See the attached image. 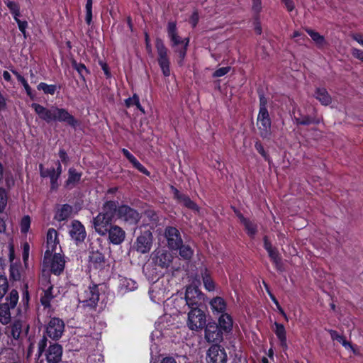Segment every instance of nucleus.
Returning <instances> with one entry per match:
<instances>
[{
	"label": "nucleus",
	"mask_w": 363,
	"mask_h": 363,
	"mask_svg": "<svg viewBox=\"0 0 363 363\" xmlns=\"http://www.w3.org/2000/svg\"><path fill=\"white\" fill-rule=\"evenodd\" d=\"M31 106L39 117L47 123L52 122L65 123L74 129L79 125V121L65 108H59L56 106H52L47 108L35 103H33Z\"/></svg>",
	"instance_id": "nucleus-1"
},
{
	"label": "nucleus",
	"mask_w": 363,
	"mask_h": 363,
	"mask_svg": "<svg viewBox=\"0 0 363 363\" xmlns=\"http://www.w3.org/2000/svg\"><path fill=\"white\" fill-rule=\"evenodd\" d=\"M167 33L172 42V47L174 48L175 52H177L179 56L178 64L180 66L183 65L184 60L186 55L187 48L189 43V38H186L184 40L178 35L177 26L175 22H169L167 25Z\"/></svg>",
	"instance_id": "nucleus-2"
},
{
	"label": "nucleus",
	"mask_w": 363,
	"mask_h": 363,
	"mask_svg": "<svg viewBox=\"0 0 363 363\" xmlns=\"http://www.w3.org/2000/svg\"><path fill=\"white\" fill-rule=\"evenodd\" d=\"M153 242L154 237L152 231L145 230L137 236L130 247V252H136L140 255L147 254L151 251Z\"/></svg>",
	"instance_id": "nucleus-3"
},
{
	"label": "nucleus",
	"mask_w": 363,
	"mask_h": 363,
	"mask_svg": "<svg viewBox=\"0 0 363 363\" xmlns=\"http://www.w3.org/2000/svg\"><path fill=\"white\" fill-rule=\"evenodd\" d=\"M184 298L191 309L202 308L205 305V295L195 285L186 286Z\"/></svg>",
	"instance_id": "nucleus-4"
},
{
	"label": "nucleus",
	"mask_w": 363,
	"mask_h": 363,
	"mask_svg": "<svg viewBox=\"0 0 363 363\" xmlns=\"http://www.w3.org/2000/svg\"><path fill=\"white\" fill-rule=\"evenodd\" d=\"M206 317L201 308L191 309L188 313L187 325L191 330H198L204 328Z\"/></svg>",
	"instance_id": "nucleus-5"
},
{
	"label": "nucleus",
	"mask_w": 363,
	"mask_h": 363,
	"mask_svg": "<svg viewBox=\"0 0 363 363\" xmlns=\"http://www.w3.org/2000/svg\"><path fill=\"white\" fill-rule=\"evenodd\" d=\"M155 47L158 54V64L165 77L170 75L169 60L167 56V48L165 47L163 40L157 38L155 40Z\"/></svg>",
	"instance_id": "nucleus-6"
},
{
	"label": "nucleus",
	"mask_w": 363,
	"mask_h": 363,
	"mask_svg": "<svg viewBox=\"0 0 363 363\" xmlns=\"http://www.w3.org/2000/svg\"><path fill=\"white\" fill-rule=\"evenodd\" d=\"M206 359L207 363H227L228 354L223 347L216 343L207 350Z\"/></svg>",
	"instance_id": "nucleus-7"
},
{
	"label": "nucleus",
	"mask_w": 363,
	"mask_h": 363,
	"mask_svg": "<svg viewBox=\"0 0 363 363\" xmlns=\"http://www.w3.org/2000/svg\"><path fill=\"white\" fill-rule=\"evenodd\" d=\"M257 125L260 136L269 138L272 135V121L268 110H259Z\"/></svg>",
	"instance_id": "nucleus-8"
},
{
	"label": "nucleus",
	"mask_w": 363,
	"mask_h": 363,
	"mask_svg": "<svg viewBox=\"0 0 363 363\" xmlns=\"http://www.w3.org/2000/svg\"><path fill=\"white\" fill-rule=\"evenodd\" d=\"M140 215L137 210L131 208L128 205L123 204L118 206V219L130 225H135L140 220Z\"/></svg>",
	"instance_id": "nucleus-9"
},
{
	"label": "nucleus",
	"mask_w": 363,
	"mask_h": 363,
	"mask_svg": "<svg viewBox=\"0 0 363 363\" xmlns=\"http://www.w3.org/2000/svg\"><path fill=\"white\" fill-rule=\"evenodd\" d=\"M99 285L93 284L85 290L83 295H82V300L81 303L83 304L84 307H89L91 309H94L96 307L99 301Z\"/></svg>",
	"instance_id": "nucleus-10"
},
{
	"label": "nucleus",
	"mask_w": 363,
	"mask_h": 363,
	"mask_svg": "<svg viewBox=\"0 0 363 363\" xmlns=\"http://www.w3.org/2000/svg\"><path fill=\"white\" fill-rule=\"evenodd\" d=\"M164 235L167 239L168 247L172 250H177L183 243L180 232L175 227H166Z\"/></svg>",
	"instance_id": "nucleus-11"
},
{
	"label": "nucleus",
	"mask_w": 363,
	"mask_h": 363,
	"mask_svg": "<svg viewBox=\"0 0 363 363\" xmlns=\"http://www.w3.org/2000/svg\"><path fill=\"white\" fill-rule=\"evenodd\" d=\"M205 328V338L208 342H220L223 339V332L218 323L215 321L208 320L206 323Z\"/></svg>",
	"instance_id": "nucleus-12"
},
{
	"label": "nucleus",
	"mask_w": 363,
	"mask_h": 363,
	"mask_svg": "<svg viewBox=\"0 0 363 363\" xmlns=\"http://www.w3.org/2000/svg\"><path fill=\"white\" fill-rule=\"evenodd\" d=\"M65 323L59 318H52L47 327L46 333L53 340H59L64 332Z\"/></svg>",
	"instance_id": "nucleus-13"
},
{
	"label": "nucleus",
	"mask_w": 363,
	"mask_h": 363,
	"mask_svg": "<svg viewBox=\"0 0 363 363\" xmlns=\"http://www.w3.org/2000/svg\"><path fill=\"white\" fill-rule=\"evenodd\" d=\"M103 248L95 249L91 245L89 247V262L95 269L104 268L106 262L104 254L102 252Z\"/></svg>",
	"instance_id": "nucleus-14"
},
{
	"label": "nucleus",
	"mask_w": 363,
	"mask_h": 363,
	"mask_svg": "<svg viewBox=\"0 0 363 363\" xmlns=\"http://www.w3.org/2000/svg\"><path fill=\"white\" fill-rule=\"evenodd\" d=\"M69 233L77 245L82 243L86 237L84 226L80 221L77 220L72 222Z\"/></svg>",
	"instance_id": "nucleus-15"
},
{
	"label": "nucleus",
	"mask_w": 363,
	"mask_h": 363,
	"mask_svg": "<svg viewBox=\"0 0 363 363\" xmlns=\"http://www.w3.org/2000/svg\"><path fill=\"white\" fill-rule=\"evenodd\" d=\"M113 220L108 219L106 217L98 214L93 218L92 224L95 231L101 236H105L113 225L112 224Z\"/></svg>",
	"instance_id": "nucleus-16"
},
{
	"label": "nucleus",
	"mask_w": 363,
	"mask_h": 363,
	"mask_svg": "<svg viewBox=\"0 0 363 363\" xmlns=\"http://www.w3.org/2000/svg\"><path fill=\"white\" fill-rule=\"evenodd\" d=\"M171 189L174 194V198L177 201L178 203L190 210L199 212V206L188 195L181 193L173 186H171Z\"/></svg>",
	"instance_id": "nucleus-17"
},
{
	"label": "nucleus",
	"mask_w": 363,
	"mask_h": 363,
	"mask_svg": "<svg viewBox=\"0 0 363 363\" xmlns=\"http://www.w3.org/2000/svg\"><path fill=\"white\" fill-rule=\"evenodd\" d=\"M294 120L298 125H318L321 121V119L318 117L315 108H313L311 115H303L298 111L297 115L294 113Z\"/></svg>",
	"instance_id": "nucleus-18"
},
{
	"label": "nucleus",
	"mask_w": 363,
	"mask_h": 363,
	"mask_svg": "<svg viewBox=\"0 0 363 363\" xmlns=\"http://www.w3.org/2000/svg\"><path fill=\"white\" fill-rule=\"evenodd\" d=\"M108 230V240L113 245H120L125 240V232L121 227L113 225Z\"/></svg>",
	"instance_id": "nucleus-19"
},
{
	"label": "nucleus",
	"mask_w": 363,
	"mask_h": 363,
	"mask_svg": "<svg viewBox=\"0 0 363 363\" xmlns=\"http://www.w3.org/2000/svg\"><path fill=\"white\" fill-rule=\"evenodd\" d=\"M173 256L166 250H158L155 251V264L163 269L169 267L172 262Z\"/></svg>",
	"instance_id": "nucleus-20"
},
{
	"label": "nucleus",
	"mask_w": 363,
	"mask_h": 363,
	"mask_svg": "<svg viewBox=\"0 0 363 363\" xmlns=\"http://www.w3.org/2000/svg\"><path fill=\"white\" fill-rule=\"evenodd\" d=\"M62 347L58 343L50 345L45 354L48 363H58L62 359Z\"/></svg>",
	"instance_id": "nucleus-21"
},
{
	"label": "nucleus",
	"mask_w": 363,
	"mask_h": 363,
	"mask_svg": "<svg viewBox=\"0 0 363 363\" xmlns=\"http://www.w3.org/2000/svg\"><path fill=\"white\" fill-rule=\"evenodd\" d=\"M101 216L108 219L113 220L115 216L118 217V202L115 201H106L102 206V211L99 213Z\"/></svg>",
	"instance_id": "nucleus-22"
},
{
	"label": "nucleus",
	"mask_w": 363,
	"mask_h": 363,
	"mask_svg": "<svg viewBox=\"0 0 363 363\" xmlns=\"http://www.w3.org/2000/svg\"><path fill=\"white\" fill-rule=\"evenodd\" d=\"M50 271L55 275H60L65 269V260L60 253H55L49 265Z\"/></svg>",
	"instance_id": "nucleus-23"
},
{
	"label": "nucleus",
	"mask_w": 363,
	"mask_h": 363,
	"mask_svg": "<svg viewBox=\"0 0 363 363\" xmlns=\"http://www.w3.org/2000/svg\"><path fill=\"white\" fill-rule=\"evenodd\" d=\"M123 155L128 160V161L141 173L149 176V171L132 155L128 150L123 148L122 150Z\"/></svg>",
	"instance_id": "nucleus-24"
},
{
	"label": "nucleus",
	"mask_w": 363,
	"mask_h": 363,
	"mask_svg": "<svg viewBox=\"0 0 363 363\" xmlns=\"http://www.w3.org/2000/svg\"><path fill=\"white\" fill-rule=\"evenodd\" d=\"M218 326L222 332L230 333L233 329V319L228 313H223L218 318Z\"/></svg>",
	"instance_id": "nucleus-25"
},
{
	"label": "nucleus",
	"mask_w": 363,
	"mask_h": 363,
	"mask_svg": "<svg viewBox=\"0 0 363 363\" xmlns=\"http://www.w3.org/2000/svg\"><path fill=\"white\" fill-rule=\"evenodd\" d=\"M73 211L72 206L69 204H63L57 211L54 218L58 221H63L67 220L71 216Z\"/></svg>",
	"instance_id": "nucleus-26"
},
{
	"label": "nucleus",
	"mask_w": 363,
	"mask_h": 363,
	"mask_svg": "<svg viewBox=\"0 0 363 363\" xmlns=\"http://www.w3.org/2000/svg\"><path fill=\"white\" fill-rule=\"evenodd\" d=\"M82 177V173H79L74 168L72 167L68 171V179L65 182V187L72 189L78 183Z\"/></svg>",
	"instance_id": "nucleus-27"
},
{
	"label": "nucleus",
	"mask_w": 363,
	"mask_h": 363,
	"mask_svg": "<svg viewBox=\"0 0 363 363\" xmlns=\"http://www.w3.org/2000/svg\"><path fill=\"white\" fill-rule=\"evenodd\" d=\"M314 96L323 106H328L332 102V98L325 88H317Z\"/></svg>",
	"instance_id": "nucleus-28"
},
{
	"label": "nucleus",
	"mask_w": 363,
	"mask_h": 363,
	"mask_svg": "<svg viewBox=\"0 0 363 363\" xmlns=\"http://www.w3.org/2000/svg\"><path fill=\"white\" fill-rule=\"evenodd\" d=\"M71 65L73 69H74L79 74L80 78L85 82L86 77L90 74V71L85 66L84 64L77 62L76 60H71Z\"/></svg>",
	"instance_id": "nucleus-29"
},
{
	"label": "nucleus",
	"mask_w": 363,
	"mask_h": 363,
	"mask_svg": "<svg viewBox=\"0 0 363 363\" xmlns=\"http://www.w3.org/2000/svg\"><path fill=\"white\" fill-rule=\"evenodd\" d=\"M267 252L269 258L274 264L276 269L279 272H283L284 270V264L278 250L275 247Z\"/></svg>",
	"instance_id": "nucleus-30"
},
{
	"label": "nucleus",
	"mask_w": 363,
	"mask_h": 363,
	"mask_svg": "<svg viewBox=\"0 0 363 363\" xmlns=\"http://www.w3.org/2000/svg\"><path fill=\"white\" fill-rule=\"evenodd\" d=\"M48 288L43 290V295L40 297V303L44 306V308H50V301L54 298L52 295V291L53 289V286L50 284L49 281H48Z\"/></svg>",
	"instance_id": "nucleus-31"
},
{
	"label": "nucleus",
	"mask_w": 363,
	"mask_h": 363,
	"mask_svg": "<svg viewBox=\"0 0 363 363\" xmlns=\"http://www.w3.org/2000/svg\"><path fill=\"white\" fill-rule=\"evenodd\" d=\"M274 325L276 326L274 333L280 341L281 347L285 350L287 348L285 328L284 325L277 322L274 323Z\"/></svg>",
	"instance_id": "nucleus-32"
},
{
	"label": "nucleus",
	"mask_w": 363,
	"mask_h": 363,
	"mask_svg": "<svg viewBox=\"0 0 363 363\" xmlns=\"http://www.w3.org/2000/svg\"><path fill=\"white\" fill-rule=\"evenodd\" d=\"M210 305L213 311L222 313V314L225 313L224 311L226 309V303L223 298L220 296L213 298L210 301Z\"/></svg>",
	"instance_id": "nucleus-33"
},
{
	"label": "nucleus",
	"mask_w": 363,
	"mask_h": 363,
	"mask_svg": "<svg viewBox=\"0 0 363 363\" xmlns=\"http://www.w3.org/2000/svg\"><path fill=\"white\" fill-rule=\"evenodd\" d=\"M328 333H330L333 340L338 341L346 349L350 348L353 351V352L355 353L354 348L350 342L345 340L344 336L339 335L338 333L334 330H328Z\"/></svg>",
	"instance_id": "nucleus-34"
},
{
	"label": "nucleus",
	"mask_w": 363,
	"mask_h": 363,
	"mask_svg": "<svg viewBox=\"0 0 363 363\" xmlns=\"http://www.w3.org/2000/svg\"><path fill=\"white\" fill-rule=\"evenodd\" d=\"M306 31L310 35L312 40L315 43L318 48H323L327 44L324 36L320 35L319 33L310 28H306Z\"/></svg>",
	"instance_id": "nucleus-35"
},
{
	"label": "nucleus",
	"mask_w": 363,
	"mask_h": 363,
	"mask_svg": "<svg viewBox=\"0 0 363 363\" xmlns=\"http://www.w3.org/2000/svg\"><path fill=\"white\" fill-rule=\"evenodd\" d=\"M11 309L12 308L6 304H0V323L3 325H6L11 321Z\"/></svg>",
	"instance_id": "nucleus-36"
},
{
	"label": "nucleus",
	"mask_w": 363,
	"mask_h": 363,
	"mask_svg": "<svg viewBox=\"0 0 363 363\" xmlns=\"http://www.w3.org/2000/svg\"><path fill=\"white\" fill-rule=\"evenodd\" d=\"M18 292L16 289H12L11 292L6 296L5 303L2 304H6L11 308H14L17 303L18 301Z\"/></svg>",
	"instance_id": "nucleus-37"
},
{
	"label": "nucleus",
	"mask_w": 363,
	"mask_h": 363,
	"mask_svg": "<svg viewBox=\"0 0 363 363\" xmlns=\"http://www.w3.org/2000/svg\"><path fill=\"white\" fill-rule=\"evenodd\" d=\"M21 264H17L11 263L9 269V278L13 281H20L21 279V274L20 272Z\"/></svg>",
	"instance_id": "nucleus-38"
},
{
	"label": "nucleus",
	"mask_w": 363,
	"mask_h": 363,
	"mask_svg": "<svg viewBox=\"0 0 363 363\" xmlns=\"http://www.w3.org/2000/svg\"><path fill=\"white\" fill-rule=\"evenodd\" d=\"M22 322L19 320H15L11 326V335L15 340H19L22 332Z\"/></svg>",
	"instance_id": "nucleus-39"
},
{
	"label": "nucleus",
	"mask_w": 363,
	"mask_h": 363,
	"mask_svg": "<svg viewBox=\"0 0 363 363\" xmlns=\"http://www.w3.org/2000/svg\"><path fill=\"white\" fill-rule=\"evenodd\" d=\"M57 241V232L54 228H50L47 233V245L48 248L54 246L56 247Z\"/></svg>",
	"instance_id": "nucleus-40"
},
{
	"label": "nucleus",
	"mask_w": 363,
	"mask_h": 363,
	"mask_svg": "<svg viewBox=\"0 0 363 363\" xmlns=\"http://www.w3.org/2000/svg\"><path fill=\"white\" fill-rule=\"evenodd\" d=\"M202 279L206 290L212 291L215 289V284L207 270L202 274Z\"/></svg>",
	"instance_id": "nucleus-41"
},
{
	"label": "nucleus",
	"mask_w": 363,
	"mask_h": 363,
	"mask_svg": "<svg viewBox=\"0 0 363 363\" xmlns=\"http://www.w3.org/2000/svg\"><path fill=\"white\" fill-rule=\"evenodd\" d=\"M37 89L42 90L45 94L53 95L57 90V86L55 84L49 85L46 83L41 82L38 85Z\"/></svg>",
	"instance_id": "nucleus-42"
},
{
	"label": "nucleus",
	"mask_w": 363,
	"mask_h": 363,
	"mask_svg": "<svg viewBox=\"0 0 363 363\" xmlns=\"http://www.w3.org/2000/svg\"><path fill=\"white\" fill-rule=\"evenodd\" d=\"M241 223L245 226V228L250 236L253 237L257 233V225L251 222L247 218L244 220V221Z\"/></svg>",
	"instance_id": "nucleus-43"
},
{
	"label": "nucleus",
	"mask_w": 363,
	"mask_h": 363,
	"mask_svg": "<svg viewBox=\"0 0 363 363\" xmlns=\"http://www.w3.org/2000/svg\"><path fill=\"white\" fill-rule=\"evenodd\" d=\"M178 250H179L180 256L185 259H189L193 255L191 247L188 245H184L183 243Z\"/></svg>",
	"instance_id": "nucleus-44"
},
{
	"label": "nucleus",
	"mask_w": 363,
	"mask_h": 363,
	"mask_svg": "<svg viewBox=\"0 0 363 363\" xmlns=\"http://www.w3.org/2000/svg\"><path fill=\"white\" fill-rule=\"evenodd\" d=\"M9 289V283L6 276L0 275V300L3 298Z\"/></svg>",
	"instance_id": "nucleus-45"
},
{
	"label": "nucleus",
	"mask_w": 363,
	"mask_h": 363,
	"mask_svg": "<svg viewBox=\"0 0 363 363\" xmlns=\"http://www.w3.org/2000/svg\"><path fill=\"white\" fill-rule=\"evenodd\" d=\"M5 4L13 16H20V6L18 3L7 0Z\"/></svg>",
	"instance_id": "nucleus-46"
},
{
	"label": "nucleus",
	"mask_w": 363,
	"mask_h": 363,
	"mask_svg": "<svg viewBox=\"0 0 363 363\" xmlns=\"http://www.w3.org/2000/svg\"><path fill=\"white\" fill-rule=\"evenodd\" d=\"M28 283H24L23 286V294H22V303L24 308L26 309L28 307L29 301H30V295L28 292Z\"/></svg>",
	"instance_id": "nucleus-47"
},
{
	"label": "nucleus",
	"mask_w": 363,
	"mask_h": 363,
	"mask_svg": "<svg viewBox=\"0 0 363 363\" xmlns=\"http://www.w3.org/2000/svg\"><path fill=\"white\" fill-rule=\"evenodd\" d=\"M8 196L5 189L0 188V213H2L7 205Z\"/></svg>",
	"instance_id": "nucleus-48"
},
{
	"label": "nucleus",
	"mask_w": 363,
	"mask_h": 363,
	"mask_svg": "<svg viewBox=\"0 0 363 363\" xmlns=\"http://www.w3.org/2000/svg\"><path fill=\"white\" fill-rule=\"evenodd\" d=\"M52 173L48 177L50 179V189L52 191H55L59 187V183L58 179L60 178V176L55 173V169L54 170H52Z\"/></svg>",
	"instance_id": "nucleus-49"
},
{
	"label": "nucleus",
	"mask_w": 363,
	"mask_h": 363,
	"mask_svg": "<svg viewBox=\"0 0 363 363\" xmlns=\"http://www.w3.org/2000/svg\"><path fill=\"white\" fill-rule=\"evenodd\" d=\"M92 0H86V22L90 25L92 21Z\"/></svg>",
	"instance_id": "nucleus-50"
},
{
	"label": "nucleus",
	"mask_w": 363,
	"mask_h": 363,
	"mask_svg": "<svg viewBox=\"0 0 363 363\" xmlns=\"http://www.w3.org/2000/svg\"><path fill=\"white\" fill-rule=\"evenodd\" d=\"M145 216L152 223L157 225L160 221L157 213L153 210H147L145 211Z\"/></svg>",
	"instance_id": "nucleus-51"
},
{
	"label": "nucleus",
	"mask_w": 363,
	"mask_h": 363,
	"mask_svg": "<svg viewBox=\"0 0 363 363\" xmlns=\"http://www.w3.org/2000/svg\"><path fill=\"white\" fill-rule=\"evenodd\" d=\"M30 225V218L29 216L23 217L21 221V231L22 233H26L29 230Z\"/></svg>",
	"instance_id": "nucleus-52"
},
{
	"label": "nucleus",
	"mask_w": 363,
	"mask_h": 363,
	"mask_svg": "<svg viewBox=\"0 0 363 363\" xmlns=\"http://www.w3.org/2000/svg\"><path fill=\"white\" fill-rule=\"evenodd\" d=\"M255 147L256 150L264 158L265 160H269V156L264 150V147L260 141L257 140L255 142Z\"/></svg>",
	"instance_id": "nucleus-53"
},
{
	"label": "nucleus",
	"mask_w": 363,
	"mask_h": 363,
	"mask_svg": "<svg viewBox=\"0 0 363 363\" xmlns=\"http://www.w3.org/2000/svg\"><path fill=\"white\" fill-rule=\"evenodd\" d=\"M55 247L52 246V247H50V248H48V250L45 252L44 257H43V264L45 266L48 267L50 261L52 260V259H51L52 252V251L55 250Z\"/></svg>",
	"instance_id": "nucleus-54"
},
{
	"label": "nucleus",
	"mask_w": 363,
	"mask_h": 363,
	"mask_svg": "<svg viewBox=\"0 0 363 363\" xmlns=\"http://www.w3.org/2000/svg\"><path fill=\"white\" fill-rule=\"evenodd\" d=\"M19 82L22 84L23 86L27 95L30 98V99L33 100L35 98V95L33 93L32 89L29 84H28L27 81L24 77H23Z\"/></svg>",
	"instance_id": "nucleus-55"
},
{
	"label": "nucleus",
	"mask_w": 363,
	"mask_h": 363,
	"mask_svg": "<svg viewBox=\"0 0 363 363\" xmlns=\"http://www.w3.org/2000/svg\"><path fill=\"white\" fill-rule=\"evenodd\" d=\"M262 9V7L261 0H252V10L256 14V19H257Z\"/></svg>",
	"instance_id": "nucleus-56"
},
{
	"label": "nucleus",
	"mask_w": 363,
	"mask_h": 363,
	"mask_svg": "<svg viewBox=\"0 0 363 363\" xmlns=\"http://www.w3.org/2000/svg\"><path fill=\"white\" fill-rule=\"evenodd\" d=\"M259 99V110H267V99L265 97L264 92L261 90L258 91Z\"/></svg>",
	"instance_id": "nucleus-57"
},
{
	"label": "nucleus",
	"mask_w": 363,
	"mask_h": 363,
	"mask_svg": "<svg viewBox=\"0 0 363 363\" xmlns=\"http://www.w3.org/2000/svg\"><path fill=\"white\" fill-rule=\"evenodd\" d=\"M230 69V67H223L218 69L213 74V77H220L226 74Z\"/></svg>",
	"instance_id": "nucleus-58"
},
{
	"label": "nucleus",
	"mask_w": 363,
	"mask_h": 363,
	"mask_svg": "<svg viewBox=\"0 0 363 363\" xmlns=\"http://www.w3.org/2000/svg\"><path fill=\"white\" fill-rule=\"evenodd\" d=\"M55 168L54 167H51V168H48V169H45L43 165L42 164H40L39 165V170H40V177H48L50 176V174L52 173V170H54Z\"/></svg>",
	"instance_id": "nucleus-59"
},
{
	"label": "nucleus",
	"mask_w": 363,
	"mask_h": 363,
	"mask_svg": "<svg viewBox=\"0 0 363 363\" xmlns=\"http://www.w3.org/2000/svg\"><path fill=\"white\" fill-rule=\"evenodd\" d=\"M48 339L45 336H43V338L38 342V354L40 356L43 352L45 351V347H47Z\"/></svg>",
	"instance_id": "nucleus-60"
},
{
	"label": "nucleus",
	"mask_w": 363,
	"mask_h": 363,
	"mask_svg": "<svg viewBox=\"0 0 363 363\" xmlns=\"http://www.w3.org/2000/svg\"><path fill=\"white\" fill-rule=\"evenodd\" d=\"M135 103H138V96L136 94H134L133 97H129L125 100V104L127 107L135 105Z\"/></svg>",
	"instance_id": "nucleus-61"
},
{
	"label": "nucleus",
	"mask_w": 363,
	"mask_h": 363,
	"mask_svg": "<svg viewBox=\"0 0 363 363\" xmlns=\"http://www.w3.org/2000/svg\"><path fill=\"white\" fill-rule=\"evenodd\" d=\"M99 64L100 65L101 69L104 72V74H105L106 78H110L111 77V74L109 70V67H108V65L102 60H99Z\"/></svg>",
	"instance_id": "nucleus-62"
},
{
	"label": "nucleus",
	"mask_w": 363,
	"mask_h": 363,
	"mask_svg": "<svg viewBox=\"0 0 363 363\" xmlns=\"http://www.w3.org/2000/svg\"><path fill=\"white\" fill-rule=\"evenodd\" d=\"M352 55L355 58L358 59L359 60L362 61L363 62V51L361 50H359L357 48H352Z\"/></svg>",
	"instance_id": "nucleus-63"
},
{
	"label": "nucleus",
	"mask_w": 363,
	"mask_h": 363,
	"mask_svg": "<svg viewBox=\"0 0 363 363\" xmlns=\"http://www.w3.org/2000/svg\"><path fill=\"white\" fill-rule=\"evenodd\" d=\"M263 241H264V247L267 250V252H269L271 250H273L275 248L274 247L272 246V244L269 240L268 237L267 235H265L263 238Z\"/></svg>",
	"instance_id": "nucleus-64"
}]
</instances>
